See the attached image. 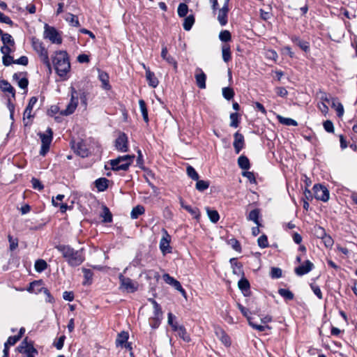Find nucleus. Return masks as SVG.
<instances>
[{
  "instance_id": "1",
  "label": "nucleus",
  "mask_w": 357,
  "mask_h": 357,
  "mask_svg": "<svg viewBox=\"0 0 357 357\" xmlns=\"http://www.w3.org/2000/svg\"><path fill=\"white\" fill-rule=\"evenodd\" d=\"M56 248L62 254L68 264L72 266H77L84 261L82 249L75 250L68 245H59Z\"/></svg>"
},
{
  "instance_id": "2",
  "label": "nucleus",
  "mask_w": 357,
  "mask_h": 357,
  "mask_svg": "<svg viewBox=\"0 0 357 357\" xmlns=\"http://www.w3.org/2000/svg\"><path fill=\"white\" fill-rule=\"evenodd\" d=\"M52 61L58 75L61 77L66 76L70 68V64L66 52H56Z\"/></svg>"
},
{
  "instance_id": "3",
  "label": "nucleus",
  "mask_w": 357,
  "mask_h": 357,
  "mask_svg": "<svg viewBox=\"0 0 357 357\" xmlns=\"http://www.w3.org/2000/svg\"><path fill=\"white\" fill-rule=\"evenodd\" d=\"M71 93V98L70 102L66 106L65 109H63L60 112V114L62 115L68 116L73 114L78 105V99L79 97L81 98L82 101L85 102V95L82 91H77L75 88H70Z\"/></svg>"
},
{
  "instance_id": "4",
  "label": "nucleus",
  "mask_w": 357,
  "mask_h": 357,
  "mask_svg": "<svg viewBox=\"0 0 357 357\" xmlns=\"http://www.w3.org/2000/svg\"><path fill=\"white\" fill-rule=\"evenodd\" d=\"M134 158V155H126L119 156L116 159L111 160L109 161L111 169L114 171H126L132 164Z\"/></svg>"
},
{
  "instance_id": "5",
  "label": "nucleus",
  "mask_w": 357,
  "mask_h": 357,
  "mask_svg": "<svg viewBox=\"0 0 357 357\" xmlns=\"http://www.w3.org/2000/svg\"><path fill=\"white\" fill-rule=\"evenodd\" d=\"M33 47L38 53L42 61L48 68L50 73H51V64L49 59L47 50L44 47L42 43L38 40L33 42Z\"/></svg>"
},
{
  "instance_id": "6",
  "label": "nucleus",
  "mask_w": 357,
  "mask_h": 357,
  "mask_svg": "<svg viewBox=\"0 0 357 357\" xmlns=\"http://www.w3.org/2000/svg\"><path fill=\"white\" fill-rule=\"evenodd\" d=\"M52 130L51 128H48L46 133H39L40 138L41 139L42 145L40 154L45 155L50 149V145L52 140Z\"/></svg>"
},
{
  "instance_id": "7",
  "label": "nucleus",
  "mask_w": 357,
  "mask_h": 357,
  "mask_svg": "<svg viewBox=\"0 0 357 357\" xmlns=\"http://www.w3.org/2000/svg\"><path fill=\"white\" fill-rule=\"evenodd\" d=\"M314 195L316 199L326 202L330 198L329 190L321 184H315L313 186Z\"/></svg>"
},
{
  "instance_id": "8",
  "label": "nucleus",
  "mask_w": 357,
  "mask_h": 357,
  "mask_svg": "<svg viewBox=\"0 0 357 357\" xmlns=\"http://www.w3.org/2000/svg\"><path fill=\"white\" fill-rule=\"evenodd\" d=\"M120 288L128 293H132L137 289L138 284L133 282L130 278L124 277L122 274L119 275Z\"/></svg>"
},
{
  "instance_id": "9",
  "label": "nucleus",
  "mask_w": 357,
  "mask_h": 357,
  "mask_svg": "<svg viewBox=\"0 0 357 357\" xmlns=\"http://www.w3.org/2000/svg\"><path fill=\"white\" fill-rule=\"evenodd\" d=\"M44 36L45 38L49 39L52 43L61 44L62 39L59 36L58 31L52 26L45 24Z\"/></svg>"
},
{
  "instance_id": "10",
  "label": "nucleus",
  "mask_w": 357,
  "mask_h": 357,
  "mask_svg": "<svg viewBox=\"0 0 357 357\" xmlns=\"http://www.w3.org/2000/svg\"><path fill=\"white\" fill-rule=\"evenodd\" d=\"M238 307L241 310V313L247 318L250 326H251L253 328H255L259 331H264L266 330V328H268V326L259 325V324H255L252 321V318L248 315V313H249L248 310L247 308H245V307H243L242 305L238 303Z\"/></svg>"
},
{
  "instance_id": "11",
  "label": "nucleus",
  "mask_w": 357,
  "mask_h": 357,
  "mask_svg": "<svg viewBox=\"0 0 357 357\" xmlns=\"http://www.w3.org/2000/svg\"><path fill=\"white\" fill-rule=\"evenodd\" d=\"M163 236L160 241V249L163 255L171 252L170 243V236L168 234L165 229H163Z\"/></svg>"
},
{
  "instance_id": "12",
  "label": "nucleus",
  "mask_w": 357,
  "mask_h": 357,
  "mask_svg": "<svg viewBox=\"0 0 357 357\" xmlns=\"http://www.w3.org/2000/svg\"><path fill=\"white\" fill-rule=\"evenodd\" d=\"M116 149L121 152H127L128 150V137L124 133H121L115 141Z\"/></svg>"
},
{
  "instance_id": "13",
  "label": "nucleus",
  "mask_w": 357,
  "mask_h": 357,
  "mask_svg": "<svg viewBox=\"0 0 357 357\" xmlns=\"http://www.w3.org/2000/svg\"><path fill=\"white\" fill-rule=\"evenodd\" d=\"M314 268V264L309 260H306L304 264L298 266L294 270L296 274L302 276L308 273Z\"/></svg>"
},
{
  "instance_id": "14",
  "label": "nucleus",
  "mask_w": 357,
  "mask_h": 357,
  "mask_svg": "<svg viewBox=\"0 0 357 357\" xmlns=\"http://www.w3.org/2000/svg\"><path fill=\"white\" fill-rule=\"evenodd\" d=\"M195 77L197 86L202 89H205L206 75L201 68L196 69Z\"/></svg>"
},
{
  "instance_id": "15",
  "label": "nucleus",
  "mask_w": 357,
  "mask_h": 357,
  "mask_svg": "<svg viewBox=\"0 0 357 357\" xmlns=\"http://www.w3.org/2000/svg\"><path fill=\"white\" fill-rule=\"evenodd\" d=\"M234 141L233 143L235 151L236 153H239L241 149L244 147L245 142L244 137L242 134L238 132H236L234 135Z\"/></svg>"
},
{
  "instance_id": "16",
  "label": "nucleus",
  "mask_w": 357,
  "mask_h": 357,
  "mask_svg": "<svg viewBox=\"0 0 357 357\" xmlns=\"http://www.w3.org/2000/svg\"><path fill=\"white\" fill-rule=\"evenodd\" d=\"M142 66L146 70V78L148 81L149 85L152 86L153 88H155L159 83L157 77L155 76L154 73L150 70L149 68L146 67V66L144 63H142Z\"/></svg>"
},
{
  "instance_id": "17",
  "label": "nucleus",
  "mask_w": 357,
  "mask_h": 357,
  "mask_svg": "<svg viewBox=\"0 0 357 357\" xmlns=\"http://www.w3.org/2000/svg\"><path fill=\"white\" fill-rule=\"evenodd\" d=\"M38 99L36 97H31L29 100L28 105L26 106L24 112V126H28V122H25V118L30 119L31 116V111L34 105L37 102Z\"/></svg>"
},
{
  "instance_id": "18",
  "label": "nucleus",
  "mask_w": 357,
  "mask_h": 357,
  "mask_svg": "<svg viewBox=\"0 0 357 357\" xmlns=\"http://www.w3.org/2000/svg\"><path fill=\"white\" fill-rule=\"evenodd\" d=\"M17 349L22 354L38 353V351L33 347V346L31 344L28 343L26 338L22 341Z\"/></svg>"
},
{
  "instance_id": "19",
  "label": "nucleus",
  "mask_w": 357,
  "mask_h": 357,
  "mask_svg": "<svg viewBox=\"0 0 357 357\" xmlns=\"http://www.w3.org/2000/svg\"><path fill=\"white\" fill-rule=\"evenodd\" d=\"M230 263L232 266L234 274H235L238 276H243L244 275V272L242 268V265L237 261L236 259H235V258L231 259Z\"/></svg>"
},
{
  "instance_id": "20",
  "label": "nucleus",
  "mask_w": 357,
  "mask_h": 357,
  "mask_svg": "<svg viewBox=\"0 0 357 357\" xmlns=\"http://www.w3.org/2000/svg\"><path fill=\"white\" fill-rule=\"evenodd\" d=\"M98 78L102 83V87L104 89L109 90L111 86L109 83V75L105 72L98 70Z\"/></svg>"
},
{
  "instance_id": "21",
  "label": "nucleus",
  "mask_w": 357,
  "mask_h": 357,
  "mask_svg": "<svg viewBox=\"0 0 357 357\" xmlns=\"http://www.w3.org/2000/svg\"><path fill=\"white\" fill-rule=\"evenodd\" d=\"M161 56L168 63L173 65L174 70L177 69V63L172 56H171L170 55H168V51H167V47H163L162 48Z\"/></svg>"
},
{
  "instance_id": "22",
  "label": "nucleus",
  "mask_w": 357,
  "mask_h": 357,
  "mask_svg": "<svg viewBox=\"0 0 357 357\" xmlns=\"http://www.w3.org/2000/svg\"><path fill=\"white\" fill-rule=\"evenodd\" d=\"M75 152L82 158L86 157L89 155V150L83 142H78L74 146Z\"/></svg>"
},
{
  "instance_id": "23",
  "label": "nucleus",
  "mask_w": 357,
  "mask_h": 357,
  "mask_svg": "<svg viewBox=\"0 0 357 357\" xmlns=\"http://www.w3.org/2000/svg\"><path fill=\"white\" fill-rule=\"evenodd\" d=\"M331 107L336 110L337 115L342 117L344 115V107L341 102H340L336 98H331Z\"/></svg>"
},
{
  "instance_id": "24",
  "label": "nucleus",
  "mask_w": 357,
  "mask_h": 357,
  "mask_svg": "<svg viewBox=\"0 0 357 357\" xmlns=\"http://www.w3.org/2000/svg\"><path fill=\"white\" fill-rule=\"evenodd\" d=\"M0 89L3 92H8L12 94V97L15 98V90L11 86V84L6 80H1L0 82Z\"/></svg>"
},
{
  "instance_id": "25",
  "label": "nucleus",
  "mask_w": 357,
  "mask_h": 357,
  "mask_svg": "<svg viewBox=\"0 0 357 357\" xmlns=\"http://www.w3.org/2000/svg\"><path fill=\"white\" fill-rule=\"evenodd\" d=\"M43 287L40 281H33L30 283L29 287L27 288V291L30 293L38 294L42 292Z\"/></svg>"
},
{
  "instance_id": "26",
  "label": "nucleus",
  "mask_w": 357,
  "mask_h": 357,
  "mask_svg": "<svg viewBox=\"0 0 357 357\" xmlns=\"http://www.w3.org/2000/svg\"><path fill=\"white\" fill-rule=\"evenodd\" d=\"M108 182L106 178H100L95 181V185L98 191L103 192L107 188Z\"/></svg>"
},
{
  "instance_id": "27",
  "label": "nucleus",
  "mask_w": 357,
  "mask_h": 357,
  "mask_svg": "<svg viewBox=\"0 0 357 357\" xmlns=\"http://www.w3.org/2000/svg\"><path fill=\"white\" fill-rule=\"evenodd\" d=\"M259 209H254L250 212L247 218L248 220L253 221L257 226H261V225L259 223Z\"/></svg>"
},
{
  "instance_id": "28",
  "label": "nucleus",
  "mask_w": 357,
  "mask_h": 357,
  "mask_svg": "<svg viewBox=\"0 0 357 357\" xmlns=\"http://www.w3.org/2000/svg\"><path fill=\"white\" fill-rule=\"evenodd\" d=\"M319 230L321 232V238L323 240V242L326 248H331L333 245V240L332 238L326 234L325 230L319 227Z\"/></svg>"
},
{
  "instance_id": "29",
  "label": "nucleus",
  "mask_w": 357,
  "mask_h": 357,
  "mask_svg": "<svg viewBox=\"0 0 357 357\" xmlns=\"http://www.w3.org/2000/svg\"><path fill=\"white\" fill-rule=\"evenodd\" d=\"M128 337V333L125 331H122L121 333L118 334V336L116 340V346L123 347L127 342Z\"/></svg>"
},
{
  "instance_id": "30",
  "label": "nucleus",
  "mask_w": 357,
  "mask_h": 357,
  "mask_svg": "<svg viewBox=\"0 0 357 357\" xmlns=\"http://www.w3.org/2000/svg\"><path fill=\"white\" fill-rule=\"evenodd\" d=\"M216 335L218 336L221 342L227 347L231 344L229 337L221 329L216 331Z\"/></svg>"
},
{
  "instance_id": "31",
  "label": "nucleus",
  "mask_w": 357,
  "mask_h": 357,
  "mask_svg": "<svg viewBox=\"0 0 357 357\" xmlns=\"http://www.w3.org/2000/svg\"><path fill=\"white\" fill-rule=\"evenodd\" d=\"M292 41L298 45L302 50L305 52H308L310 50L309 43L305 40H302L297 37H294L292 38Z\"/></svg>"
},
{
  "instance_id": "32",
  "label": "nucleus",
  "mask_w": 357,
  "mask_h": 357,
  "mask_svg": "<svg viewBox=\"0 0 357 357\" xmlns=\"http://www.w3.org/2000/svg\"><path fill=\"white\" fill-rule=\"evenodd\" d=\"M222 59L225 62H228L231 59L230 46L225 44L222 46Z\"/></svg>"
},
{
  "instance_id": "33",
  "label": "nucleus",
  "mask_w": 357,
  "mask_h": 357,
  "mask_svg": "<svg viewBox=\"0 0 357 357\" xmlns=\"http://www.w3.org/2000/svg\"><path fill=\"white\" fill-rule=\"evenodd\" d=\"M238 165L242 169L247 170L250 168V161L245 155H241L238 159Z\"/></svg>"
},
{
  "instance_id": "34",
  "label": "nucleus",
  "mask_w": 357,
  "mask_h": 357,
  "mask_svg": "<svg viewBox=\"0 0 357 357\" xmlns=\"http://www.w3.org/2000/svg\"><path fill=\"white\" fill-rule=\"evenodd\" d=\"M82 271L84 273V281L83 282V284H90L92 282L93 278V272L90 269H87L85 268H82Z\"/></svg>"
},
{
  "instance_id": "35",
  "label": "nucleus",
  "mask_w": 357,
  "mask_h": 357,
  "mask_svg": "<svg viewBox=\"0 0 357 357\" xmlns=\"http://www.w3.org/2000/svg\"><path fill=\"white\" fill-rule=\"evenodd\" d=\"M139 105L140 108V111L142 112L143 119L146 123L149 122V116H148V111L146 108V103L144 100L141 99L139 100Z\"/></svg>"
},
{
  "instance_id": "36",
  "label": "nucleus",
  "mask_w": 357,
  "mask_h": 357,
  "mask_svg": "<svg viewBox=\"0 0 357 357\" xmlns=\"http://www.w3.org/2000/svg\"><path fill=\"white\" fill-rule=\"evenodd\" d=\"M144 211L145 210L144 206L137 205L132 208L130 216L132 219H137L140 215L143 214Z\"/></svg>"
},
{
  "instance_id": "37",
  "label": "nucleus",
  "mask_w": 357,
  "mask_h": 357,
  "mask_svg": "<svg viewBox=\"0 0 357 357\" xmlns=\"http://www.w3.org/2000/svg\"><path fill=\"white\" fill-rule=\"evenodd\" d=\"M206 210L210 220L213 223H216L220 219V215L218 211L215 210H211L208 207H207Z\"/></svg>"
},
{
  "instance_id": "38",
  "label": "nucleus",
  "mask_w": 357,
  "mask_h": 357,
  "mask_svg": "<svg viewBox=\"0 0 357 357\" xmlns=\"http://www.w3.org/2000/svg\"><path fill=\"white\" fill-rule=\"evenodd\" d=\"M195 23V17L193 15H189L184 19L183 24V29L185 31H190Z\"/></svg>"
},
{
  "instance_id": "39",
  "label": "nucleus",
  "mask_w": 357,
  "mask_h": 357,
  "mask_svg": "<svg viewBox=\"0 0 357 357\" xmlns=\"http://www.w3.org/2000/svg\"><path fill=\"white\" fill-rule=\"evenodd\" d=\"M278 119L280 123L286 126H296L298 125L297 122L295 120L290 118H285L279 115L278 116Z\"/></svg>"
},
{
  "instance_id": "40",
  "label": "nucleus",
  "mask_w": 357,
  "mask_h": 357,
  "mask_svg": "<svg viewBox=\"0 0 357 357\" xmlns=\"http://www.w3.org/2000/svg\"><path fill=\"white\" fill-rule=\"evenodd\" d=\"M196 181H197V183L195 185V188L197 190H199L200 192L204 191L209 187L210 183L208 181L198 179Z\"/></svg>"
},
{
  "instance_id": "41",
  "label": "nucleus",
  "mask_w": 357,
  "mask_h": 357,
  "mask_svg": "<svg viewBox=\"0 0 357 357\" xmlns=\"http://www.w3.org/2000/svg\"><path fill=\"white\" fill-rule=\"evenodd\" d=\"M149 301L153 304L154 308V317L153 318H161L162 317V310L159 305V304L153 299L150 298Z\"/></svg>"
},
{
  "instance_id": "42",
  "label": "nucleus",
  "mask_w": 357,
  "mask_h": 357,
  "mask_svg": "<svg viewBox=\"0 0 357 357\" xmlns=\"http://www.w3.org/2000/svg\"><path fill=\"white\" fill-rule=\"evenodd\" d=\"M278 294L282 296L284 299L291 301L294 299V294L287 289H280L278 290Z\"/></svg>"
},
{
  "instance_id": "43",
  "label": "nucleus",
  "mask_w": 357,
  "mask_h": 357,
  "mask_svg": "<svg viewBox=\"0 0 357 357\" xmlns=\"http://www.w3.org/2000/svg\"><path fill=\"white\" fill-rule=\"evenodd\" d=\"M47 267V262L43 259H38L35 262V269L36 271L40 273L45 271Z\"/></svg>"
},
{
  "instance_id": "44",
  "label": "nucleus",
  "mask_w": 357,
  "mask_h": 357,
  "mask_svg": "<svg viewBox=\"0 0 357 357\" xmlns=\"http://www.w3.org/2000/svg\"><path fill=\"white\" fill-rule=\"evenodd\" d=\"M188 176L194 181H197L199 178V176L197 171L190 165H188L186 169Z\"/></svg>"
},
{
  "instance_id": "45",
  "label": "nucleus",
  "mask_w": 357,
  "mask_h": 357,
  "mask_svg": "<svg viewBox=\"0 0 357 357\" xmlns=\"http://www.w3.org/2000/svg\"><path fill=\"white\" fill-rule=\"evenodd\" d=\"M238 288L243 292H245L250 289V283L248 280L242 278L238 282Z\"/></svg>"
},
{
  "instance_id": "46",
  "label": "nucleus",
  "mask_w": 357,
  "mask_h": 357,
  "mask_svg": "<svg viewBox=\"0 0 357 357\" xmlns=\"http://www.w3.org/2000/svg\"><path fill=\"white\" fill-rule=\"evenodd\" d=\"M1 40L3 43V45H10V46L15 45L14 40L13 39L12 36L8 33L2 34Z\"/></svg>"
},
{
  "instance_id": "47",
  "label": "nucleus",
  "mask_w": 357,
  "mask_h": 357,
  "mask_svg": "<svg viewBox=\"0 0 357 357\" xmlns=\"http://www.w3.org/2000/svg\"><path fill=\"white\" fill-rule=\"evenodd\" d=\"M178 335L183 339V340L185 342H189L190 341V337L189 334L187 333L186 329L184 326L179 328V331L177 332Z\"/></svg>"
},
{
  "instance_id": "48",
  "label": "nucleus",
  "mask_w": 357,
  "mask_h": 357,
  "mask_svg": "<svg viewBox=\"0 0 357 357\" xmlns=\"http://www.w3.org/2000/svg\"><path fill=\"white\" fill-rule=\"evenodd\" d=\"M104 222H111L112 221V215L109 210L107 207L103 208V212L101 214Z\"/></svg>"
},
{
  "instance_id": "49",
  "label": "nucleus",
  "mask_w": 357,
  "mask_h": 357,
  "mask_svg": "<svg viewBox=\"0 0 357 357\" xmlns=\"http://www.w3.org/2000/svg\"><path fill=\"white\" fill-rule=\"evenodd\" d=\"M188 12V6L184 3H181L178 5L177 13L179 17H185Z\"/></svg>"
},
{
  "instance_id": "50",
  "label": "nucleus",
  "mask_w": 357,
  "mask_h": 357,
  "mask_svg": "<svg viewBox=\"0 0 357 357\" xmlns=\"http://www.w3.org/2000/svg\"><path fill=\"white\" fill-rule=\"evenodd\" d=\"M183 208L189 212L195 218L198 219L200 216L199 211L196 207H192L190 206H183Z\"/></svg>"
},
{
  "instance_id": "51",
  "label": "nucleus",
  "mask_w": 357,
  "mask_h": 357,
  "mask_svg": "<svg viewBox=\"0 0 357 357\" xmlns=\"http://www.w3.org/2000/svg\"><path fill=\"white\" fill-rule=\"evenodd\" d=\"M222 96L228 100L233 98L234 96V90L229 87H225L222 89Z\"/></svg>"
},
{
  "instance_id": "52",
  "label": "nucleus",
  "mask_w": 357,
  "mask_h": 357,
  "mask_svg": "<svg viewBox=\"0 0 357 357\" xmlns=\"http://www.w3.org/2000/svg\"><path fill=\"white\" fill-rule=\"evenodd\" d=\"M231 33L227 30L222 31L219 34V38L222 42H228L231 40Z\"/></svg>"
},
{
  "instance_id": "53",
  "label": "nucleus",
  "mask_w": 357,
  "mask_h": 357,
  "mask_svg": "<svg viewBox=\"0 0 357 357\" xmlns=\"http://www.w3.org/2000/svg\"><path fill=\"white\" fill-rule=\"evenodd\" d=\"M258 245L260 248H265L268 246V238L266 235H261L257 240Z\"/></svg>"
},
{
  "instance_id": "54",
  "label": "nucleus",
  "mask_w": 357,
  "mask_h": 357,
  "mask_svg": "<svg viewBox=\"0 0 357 357\" xmlns=\"http://www.w3.org/2000/svg\"><path fill=\"white\" fill-rule=\"evenodd\" d=\"M218 20L222 26L225 25L227 23V13L219 10Z\"/></svg>"
},
{
  "instance_id": "55",
  "label": "nucleus",
  "mask_w": 357,
  "mask_h": 357,
  "mask_svg": "<svg viewBox=\"0 0 357 357\" xmlns=\"http://www.w3.org/2000/svg\"><path fill=\"white\" fill-rule=\"evenodd\" d=\"M66 20L69 22L73 26H79V23L77 19V17L73 15V14H68Z\"/></svg>"
},
{
  "instance_id": "56",
  "label": "nucleus",
  "mask_w": 357,
  "mask_h": 357,
  "mask_svg": "<svg viewBox=\"0 0 357 357\" xmlns=\"http://www.w3.org/2000/svg\"><path fill=\"white\" fill-rule=\"evenodd\" d=\"M323 126L326 132H330V133L334 132V126L331 121H330V120L325 121L323 123Z\"/></svg>"
},
{
  "instance_id": "57",
  "label": "nucleus",
  "mask_w": 357,
  "mask_h": 357,
  "mask_svg": "<svg viewBox=\"0 0 357 357\" xmlns=\"http://www.w3.org/2000/svg\"><path fill=\"white\" fill-rule=\"evenodd\" d=\"M8 241H9V248L11 251L15 250L18 246V240L17 238H13L10 235H8Z\"/></svg>"
},
{
  "instance_id": "58",
  "label": "nucleus",
  "mask_w": 357,
  "mask_h": 357,
  "mask_svg": "<svg viewBox=\"0 0 357 357\" xmlns=\"http://www.w3.org/2000/svg\"><path fill=\"white\" fill-rule=\"evenodd\" d=\"M172 286L176 289V290H178L179 292H181V294L184 296V297H186V292L185 291V289L182 287L181 283L175 280V281L174 282V283L172 284Z\"/></svg>"
},
{
  "instance_id": "59",
  "label": "nucleus",
  "mask_w": 357,
  "mask_h": 357,
  "mask_svg": "<svg viewBox=\"0 0 357 357\" xmlns=\"http://www.w3.org/2000/svg\"><path fill=\"white\" fill-rule=\"evenodd\" d=\"M230 126L234 128H237L238 126V114L237 113H231L230 114Z\"/></svg>"
},
{
  "instance_id": "60",
  "label": "nucleus",
  "mask_w": 357,
  "mask_h": 357,
  "mask_svg": "<svg viewBox=\"0 0 357 357\" xmlns=\"http://www.w3.org/2000/svg\"><path fill=\"white\" fill-rule=\"evenodd\" d=\"M310 287H311L312 291L314 292V294L319 299H322L323 296H322V293H321V291L318 285H317V284H310Z\"/></svg>"
},
{
  "instance_id": "61",
  "label": "nucleus",
  "mask_w": 357,
  "mask_h": 357,
  "mask_svg": "<svg viewBox=\"0 0 357 357\" xmlns=\"http://www.w3.org/2000/svg\"><path fill=\"white\" fill-rule=\"evenodd\" d=\"M3 64L6 66H8L13 63L14 59L10 55H3L2 58Z\"/></svg>"
},
{
  "instance_id": "62",
  "label": "nucleus",
  "mask_w": 357,
  "mask_h": 357,
  "mask_svg": "<svg viewBox=\"0 0 357 357\" xmlns=\"http://www.w3.org/2000/svg\"><path fill=\"white\" fill-rule=\"evenodd\" d=\"M31 183H32V186H33V188L34 189H37L38 190H41L44 188V186L41 183V182L38 179H37V178H33L31 179Z\"/></svg>"
},
{
  "instance_id": "63",
  "label": "nucleus",
  "mask_w": 357,
  "mask_h": 357,
  "mask_svg": "<svg viewBox=\"0 0 357 357\" xmlns=\"http://www.w3.org/2000/svg\"><path fill=\"white\" fill-rule=\"evenodd\" d=\"M17 84L21 89H26L29 84L28 79L26 77L21 78L18 80Z\"/></svg>"
},
{
  "instance_id": "64",
  "label": "nucleus",
  "mask_w": 357,
  "mask_h": 357,
  "mask_svg": "<svg viewBox=\"0 0 357 357\" xmlns=\"http://www.w3.org/2000/svg\"><path fill=\"white\" fill-rule=\"evenodd\" d=\"M271 274L272 278H279L282 276V271L279 268H273Z\"/></svg>"
}]
</instances>
